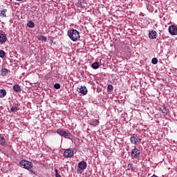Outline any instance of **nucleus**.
<instances>
[{"label": "nucleus", "instance_id": "a878e982", "mask_svg": "<svg viewBox=\"0 0 177 177\" xmlns=\"http://www.w3.org/2000/svg\"><path fill=\"white\" fill-rule=\"evenodd\" d=\"M151 62L153 64H156V57L152 59Z\"/></svg>", "mask_w": 177, "mask_h": 177}, {"label": "nucleus", "instance_id": "a211bd4d", "mask_svg": "<svg viewBox=\"0 0 177 177\" xmlns=\"http://www.w3.org/2000/svg\"><path fill=\"white\" fill-rule=\"evenodd\" d=\"M6 12H8V10L3 9L0 12V17H7L6 16Z\"/></svg>", "mask_w": 177, "mask_h": 177}, {"label": "nucleus", "instance_id": "cd10ccee", "mask_svg": "<svg viewBox=\"0 0 177 177\" xmlns=\"http://www.w3.org/2000/svg\"><path fill=\"white\" fill-rule=\"evenodd\" d=\"M30 174H32L33 175L35 174V173H34V171H33L32 170H30Z\"/></svg>", "mask_w": 177, "mask_h": 177}, {"label": "nucleus", "instance_id": "412c9836", "mask_svg": "<svg viewBox=\"0 0 177 177\" xmlns=\"http://www.w3.org/2000/svg\"><path fill=\"white\" fill-rule=\"evenodd\" d=\"M10 111H12V113H16V111H17V106H10Z\"/></svg>", "mask_w": 177, "mask_h": 177}, {"label": "nucleus", "instance_id": "393cba45", "mask_svg": "<svg viewBox=\"0 0 177 177\" xmlns=\"http://www.w3.org/2000/svg\"><path fill=\"white\" fill-rule=\"evenodd\" d=\"M54 88H55V89H60V84L56 83V84L54 85Z\"/></svg>", "mask_w": 177, "mask_h": 177}, {"label": "nucleus", "instance_id": "0eeeda50", "mask_svg": "<svg viewBox=\"0 0 177 177\" xmlns=\"http://www.w3.org/2000/svg\"><path fill=\"white\" fill-rule=\"evenodd\" d=\"M130 141L131 143H133V145H140V142H142V140H140V138H138V137H131L130 138Z\"/></svg>", "mask_w": 177, "mask_h": 177}, {"label": "nucleus", "instance_id": "20e7f679", "mask_svg": "<svg viewBox=\"0 0 177 177\" xmlns=\"http://www.w3.org/2000/svg\"><path fill=\"white\" fill-rule=\"evenodd\" d=\"M131 156L132 158H138V157H140V150L138 148H134L131 151Z\"/></svg>", "mask_w": 177, "mask_h": 177}, {"label": "nucleus", "instance_id": "9d476101", "mask_svg": "<svg viewBox=\"0 0 177 177\" xmlns=\"http://www.w3.org/2000/svg\"><path fill=\"white\" fill-rule=\"evenodd\" d=\"M86 162L82 161L78 163V167L81 171H84V169H86Z\"/></svg>", "mask_w": 177, "mask_h": 177}, {"label": "nucleus", "instance_id": "7ed1b4c3", "mask_svg": "<svg viewBox=\"0 0 177 177\" xmlns=\"http://www.w3.org/2000/svg\"><path fill=\"white\" fill-rule=\"evenodd\" d=\"M57 133H58V135H60V136H63L66 139L70 138V136H71V133H70L68 131H66L62 129H57Z\"/></svg>", "mask_w": 177, "mask_h": 177}, {"label": "nucleus", "instance_id": "f3484780", "mask_svg": "<svg viewBox=\"0 0 177 177\" xmlns=\"http://www.w3.org/2000/svg\"><path fill=\"white\" fill-rule=\"evenodd\" d=\"M27 26L29 27V28H34L35 27V24H34V21H29Z\"/></svg>", "mask_w": 177, "mask_h": 177}, {"label": "nucleus", "instance_id": "ddd939ff", "mask_svg": "<svg viewBox=\"0 0 177 177\" xmlns=\"http://www.w3.org/2000/svg\"><path fill=\"white\" fill-rule=\"evenodd\" d=\"M12 89L15 92H21V88L19 84L14 85L12 86Z\"/></svg>", "mask_w": 177, "mask_h": 177}, {"label": "nucleus", "instance_id": "39448f33", "mask_svg": "<svg viewBox=\"0 0 177 177\" xmlns=\"http://www.w3.org/2000/svg\"><path fill=\"white\" fill-rule=\"evenodd\" d=\"M64 156L66 158H71L74 156V151L71 149H66L64 152Z\"/></svg>", "mask_w": 177, "mask_h": 177}, {"label": "nucleus", "instance_id": "f8f14e48", "mask_svg": "<svg viewBox=\"0 0 177 177\" xmlns=\"http://www.w3.org/2000/svg\"><path fill=\"white\" fill-rule=\"evenodd\" d=\"M149 38L150 39H156V30H151L149 32Z\"/></svg>", "mask_w": 177, "mask_h": 177}, {"label": "nucleus", "instance_id": "72a5a7b5", "mask_svg": "<svg viewBox=\"0 0 177 177\" xmlns=\"http://www.w3.org/2000/svg\"><path fill=\"white\" fill-rule=\"evenodd\" d=\"M53 44H54V45H55V44H56V43H55V42H54Z\"/></svg>", "mask_w": 177, "mask_h": 177}, {"label": "nucleus", "instance_id": "f257e3e1", "mask_svg": "<svg viewBox=\"0 0 177 177\" xmlns=\"http://www.w3.org/2000/svg\"><path fill=\"white\" fill-rule=\"evenodd\" d=\"M68 36L71 41L75 42L76 41H80L81 37L80 36V32L75 29H70L68 30Z\"/></svg>", "mask_w": 177, "mask_h": 177}, {"label": "nucleus", "instance_id": "c756f323", "mask_svg": "<svg viewBox=\"0 0 177 177\" xmlns=\"http://www.w3.org/2000/svg\"><path fill=\"white\" fill-rule=\"evenodd\" d=\"M157 63H158V59L156 58V64H157Z\"/></svg>", "mask_w": 177, "mask_h": 177}, {"label": "nucleus", "instance_id": "423d86ee", "mask_svg": "<svg viewBox=\"0 0 177 177\" xmlns=\"http://www.w3.org/2000/svg\"><path fill=\"white\" fill-rule=\"evenodd\" d=\"M169 32L170 35H177V26L175 25L169 26Z\"/></svg>", "mask_w": 177, "mask_h": 177}, {"label": "nucleus", "instance_id": "2f4dec72", "mask_svg": "<svg viewBox=\"0 0 177 177\" xmlns=\"http://www.w3.org/2000/svg\"><path fill=\"white\" fill-rule=\"evenodd\" d=\"M1 122H2V119L0 118V124H1Z\"/></svg>", "mask_w": 177, "mask_h": 177}, {"label": "nucleus", "instance_id": "4be33fe9", "mask_svg": "<svg viewBox=\"0 0 177 177\" xmlns=\"http://www.w3.org/2000/svg\"><path fill=\"white\" fill-rule=\"evenodd\" d=\"M5 55H6V53L3 50H0V57L3 59V57H5Z\"/></svg>", "mask_w": 177, "mask_h": 177}, {"label": "nucleus", "instance_id": "dca6fc26", "mask_svg": "<svg viewBox=\"0 0 177 177\" xmlns=\"http://www.w3.org/2000/svg\"><path fill=\"white\" fill-rule=\"evenodd\" d=\"M8 73H9V70H8L7 68H2L1 71V75L3 76V77H5V75H6V74H8Z\"/></svg>", "mask_w": 177, "mask_h": 177}, {"label": "nucleus", "instance_id": "6e6552de", "mask_svg": "<svg viewBox=\"0 0 177 177\" xmlns=\"http://www.w3.org/2000/svg\"><path fill=\"white\" fill-rule=\"evenodd\" d=\"M77 91L80 93H82V95H86V93H88V89H86V86H82L77 88Z\"/></svg>", "mask_w": 177, "mask_h": 177}, {"label": "nucleus", "instance_id": "4468645a", "mask_svg": "<svg viewBox=\"0 0 177 177\" xmlns=\"http://www.w3.org/2000/svg\"><path fill=\"white\" fill-rule=\"evenodd\" d=\"M6 95H7L6 90L0 89V99L5 97V96H6Z\"/></svg>", "mask_w": 177, "mask_h": 177}, {"label": "nucleus", "instance_id": "bb28decb", "mask_svg": "<svg viewBox=\"0 0 177 177\" xmlns=\"http://www.w3.org/2000/svg\"><path fill=\"white\" fill-rule=\"evenodd\" d=\"M55 175L59 174V170L57 169H55Z\"/></svg>", "mask_w": 177, "mask_h": 177}, {"label": "nucleus", "instance_id": "1a4fd4ad", "mask_svg": "<svg viewBox=\"0 0 177 177\" xmlns=\"http://www.w3.org/2000/svg\"><path fill=\"white\" fill-rule=\"evenodd\" d=\"M158 109H159L160 111H161L164 115H167L169 111V110L166 109L164 105H161L160 106L158 107Z\"/></svg>", "mask_w": 177, "mask_h": 177}, {"label": "nucleus", "instance_id": "f03ea898", "mask_svg": "<svg viewBox=\"0 0 177 177\" xmlns=\"http://www.w3.org/2000/svg\"><path fill=\"white\" fill-rule=\"evenodd\" d=\"M19 164L21 167L25 169H31V168L33 167L32 162L28 160H21L20 161Z\"/></svg>", "mask_w": 177, "mask_h": 177}, {"label": "nucleus", "instance_id": "b1692460", "mask_svg": "<svg viewBox=\"0 0 177 177\" xmlns=\"http://www.w3.org/2000/svg\"><path fill=\"white\" fill-rule=\"evenodd\" d=\"M39 39H40L41 41H44V42H46V41H48V39L45 36H41Z\"/></svg>", "mask_w": 177, "mask_h": 177}, {"label": "nucleus", "instance_id": "c85d7f7f", "mask_svg": "<svg viewBox=\"0 0 177 177\" xmlns=\"http://www.w3.org/2000/svg\"><path fill=\"white\" fill-rule=\"evenodd\" d=\"M77 174H82V171H81V170H77Z\"/></svg>", "mask_w": 177, "mask_h": 177}, {"label": "nucleus", "instance_id": "aec40b11", "mask_svg": "<svg viewBox=\"0 0 177 177\" xmlns=\"http://www.w3.org/2000/svg\"><path fill=\"white\" fill-rule=\"evenodd\" d=\"M90 125H93V127H96L97 125H99V120H95L92 121Z\"/></svg>", "mask_w": 177, "mask_h": 177}, {"label": "nucleus", "instance_id": "6ab92c4d", "mask_svg": "<svg viewBox=\"0 0 177 177\" xmlns=\"http://www.w3.org/2000/svg\"><path fill=\"white\" fill-rule=\"evenodd\" d=\"M0 145L1 146H5L6 145L5 138L2 137L1 135H0Z\"/></svg>", "mask_w": 177, "mask_h": 177}, {"label": "nucleus", "instance_id": "f704fd0d", "mask_svg": "<svg viewBox=\"0 0 177 177\" xmlns=\"http://www.w3.org/2000/svg\"><path fill=\"white\" fill-rule=\"evenodd\" d=\"M156 177H158V176H156Z\"/></svg>", "mask_w": 177, "mask_h": 177}, {"label": "nucleus", "instance_id": "473e14b6", "mask_svg": "<svg viewBox=\"0 0 177 177\" xmlns=\"http://www.w3.org/2000/svg\"><path fill=\"white\" fill-rule=\"evenodd\" d=\"M16 1H23V0H16Z\"/></svg>", "mask_w": 177, "mask_h": 177}, {"label": "nucleus", "instance_id": "5701e85b", "mask_svg": "<svg viewBox=\"0 0 177 177\" xmlns=\"http://www.w3.org/2000/svg\"><path fill=\"white\" fill-rule=\"evenodd\" d=\"M113 85L111 84H109L107 86V91L108 92H111V91H113Z\"/></svg>", "mask_w": 177, "mask_h": 177}, {"label": "nucleus", "instance_id": "9b49d317", "mask_svg": "<svg viewBox=\"0 0 177 177\" xmlns=\"http://www.w3.org/2000/svg\"><path fill=\"white\" fill-rule=\"evenodd\" d=\"M6 41H8V37H6V35L5 33H0V42L1 44H5Z\"/></svg>", "mask_w": 177, "mask_h": 177}, {"label": "nucleus", "instance_id": "7c9ffc66", "mask_svg": "<svg viewBox=\"0 0 177 177\" xmlns=\"http://www.w3.org/2000/svg\"><path fill=\"white\" fill-rule=\"evenodd\" d=\"M50 42H52V44H53V39H50Z\"/></svg>", "mask_w": 177, "mask_h": 177}, {"label": "nucleus", "instance_id": "2eb2a0df", "mask_svg": "<svg viewBox=\"0 0 177 177\" xmlns=\"http://www.w3.org/2000/svg\"><path fill=\"white\" fill-rule=\"evenodd\" d=\"M92 68H93L94 70H97V68H99V67H100V65H99V62H93L91 65Z\"/></svg>", "mask_w": 177, "mask_h": 177}]
</instances>
